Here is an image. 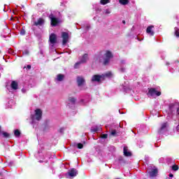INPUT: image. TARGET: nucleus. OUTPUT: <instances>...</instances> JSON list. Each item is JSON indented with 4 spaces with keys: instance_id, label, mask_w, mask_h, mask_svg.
<instances>
[{
    "instance_id": "1",
    "label": "nucleus",
    "mask_w": 179,
    "mask_h": 179,
    "mask_svg": "<svg viewBox=\"0 0 179 179\" xmlns=\"http://www.w3.org/2000/svg\"><path fill=\"white\" fill-rule=\"evenodd\" d=\"M113 57V53L110 50H107L103 56L96 55L94 57V62L95 64H103V65H107L110 64V60Z\"/></svg>"
},
{
    "instance_id": "2",
    "label": "nucleus",
    "mask_w": 179,
    "mask_h": 179,
    "mask_svg": "<svg viewBox=\"0 0 179 179\" xmlns=\"http://www.w3.org/2000/svg\"><path fill=\"white\" fill-rule=\"evenodd\" d=\"M41 117H43V112L41 109H36L35 110L34 115H31V124L33 125V127L34 128L36 124L38 123V121L41 120Z\"/></svg>"
},
{
    "instance_id": "3",
    "label": "nucleus",
    "mask_w": 179,
    "mask_h": 179,
    "mask_svg": "<svg viewBox=\"0 0 179 179\" xmlns=\"http://www.w3.org/2000/svg\"><path fill=\"white\" fill-rule=\"evenodd\" d=\"M147 94L148 97H157L162 94V92L157 91L156 88H150Z\"/></svg>"
},
{
    "instance_id": "4",
    "label": "nucleus",
    "mask_w": 179,
    "mask_h": 179,
    "mask_svg": "<svg viewBox=\"0 0 179 179\" xmlns=\"http://www.w3.org/2000/svg\"><path fill=\"white\" fill-rule=\"evenodd\" d=\"M78 176V170L75 169H71L68 171L65 174L66 178H73Z\"/></svg>"
},
{
    "instance_id": "5",
    "label": "nucleus",
    "mask_w": 179,
    "mask_h": 179,
    "mask_svg": "<svg viewBox=\"0 0 179 179\" xmlns=\"http://www.w3.org/2000/svg\"><path fill=\"white\" fill-rule=\"evenodd\" d=\"M101 80H104V76L94 75L91 78L92 83H100Z\"/></svg>"
},
{
    "instance_id": "6",
    "label": "nucleus",
    "mask_w": 179,
    "mask_h": 179,
    "mask_svg": "<svg viewBox=\"0 0 179 179\" xmlns=\"http://www.w3.org/2000/svg\"><path fill=\"white\" fill-rule=\"evenodd\" d=\"M49 18L51 20V24L52 26H57L58 24V23H59V20H58V18L55 17V16H54V14L51 13L49 15Z\"/></svg>"
},
{
    "instance_id": "7",
    "label": "nucleus",
    "mask_w": 179,
    "mask_h": 179,
    "mask_svg": "<svg viewBox=\"0 0 179 179\" xmlns=\"http://www.w3.org/2000/svg\"><path fill=\"white\" fill-rule=\"evenodd\" d=\"M67 106L68 107H72V106H75L76 103V98L73 96H69L67 99Z\"/></svg>"
},
{
    "instance_id": "8",
    "label": "nucleus",
    "mask_w": 179,
    "mask_h": 179,
    "mask_svg": "<svg viewBox=\"0 0 179 179\" xmlns=\"http://www.w3.org/2000/svg\"><path fill=\"white\" fill-rule=\"evenodd\" d=\"M62 43L63 45H65L66 43H68V41L69 40V34L67 32H62Z\"/></svg>"
},
{
    "instance_id": "9",
    "label": "nucleus",
    "mask_w": 179,
    "mask_h": 179,
    "mask_svg": "<svg viewBox=\"0 0 179 179\" xmlns=\"http://www.w3.org/2000/svg\"><path fill=\"white\" fill-rule=\"evenodd\" d=\"M50 42L51 47H54V45L57 43V35H55V34H51L50 36Z\"/></svg>"
},
{
    "instance_id": "10",
    "label": "nucleus",
    "mask_w": 179,
    "mask_h": 179,
    "mask_svg": "<svg viewBox=\"0 0 179 179\" xmlns=\"http://www.w3.org/2000/svg\"><path fill=\"white\" fill-rule=\"evenodd\" d=\"M167 127H169L167 122L162 123L161 124V127L158 130V134H163L164 132H166V131H167Z\"/></svg>"
},
{
    "instance_id": "11",
    "label": "nucleus",
    "mask_w": 179,
    "mask_h": 179,
    "mask_svg": "<svg viewBox=\"0 0 179 179\" xmlns=\"http://www.w3.org/2000/svg\"><path fill=\"white\" fill-rule=\"evenodd\" d=\"M44 20H43V18H39L37 20V21L36 20H33L32 23H33V26H43V24H44Z\"/></svg>"
},
{
    "instance_id": "12",
    "label": "nucleus",
    "mask_w": 179,
    "mask_h": 179,
    "mask_svg": "<svg viewBox=\"0 0 179 179\" xmlns=\"http://www.w3.org/2000/svg\"><path fill=\"white\" fill-rule=\"evenodd\" d=\"M65 79V75L64 74H57L55 78V82H62Z\"/></svg>"
},
{
    "instance_id": "13",
    "label": "nucleus",
    "mask_w": 179,
    "mask_h": 179,
    "mask_svg": "<svg viewBox=\"0 0 179 179\" xmlns=\"http://www.w3.org/2000/svg\"><path fill=\"white\" fill-rule=\"evenodd\" d=\"M155 27L153 25L149 26L146 29V33L149 34V36H155V31L152 30V29Z\"/></svg>"
},
{
    "instance_id": "14",
    "label": "nucleus",
    "mask_w": 179,
    "mask_h": 179,
    "mask_svg": "<svg viewBox=\"0 0 179 179\" xmlns=\"http://www.w3.org/2000/svg\"><path fill=\"white\" fill-rule=\"evenodd\" d=\"M89 59V55L85 54L80 59L82 64H86Z\"/></svg>"
},
{
    "instance_id": "15",
    "label": "nucleus",
    "mask_w": 179,
    "mask_h": 179,
    "mask_svg": "<svg viewBox=\"0 0 179 179\" xmlns=\"http://www.w3.org/2000/svg\"><path fill=\"white\" fill-rule=\"evenodd\" d=\"M77 83L78 86H83V83H85V78L83 77H78Z\"/></svg>"
},
{
    "instance_id": "16",
    "label": "nucleus",
    "mask_w": 179,
    "mask_h": 179,
    "mask_svg": "<svg viewBox=\"0 0 179 179\" xmlns=\"http://www.w3.org/2000/svg\"><path fill=\"white\" fill-rule=\"evenodd\" d=\"M45 127L44 131H48L50 128H51V123L50 122V120H45Z\"/></svg>"
},
{
    "instance_id": "17",
    "label": "nucleus",
    "mask_w": 179,
    "mask_h": 179,
    "mask_svg": "<svg viewBox=\"0 0 179 179\" xmlns=\"http://www.w3.org/2000/svg\"><path fill=\"white\" fill-rule=\"evenodd\" d=\"M106 139H107V135H101L99 136V142L104 143V142H106Z\"/></svg>"
},
{
    "instance_id": "18",
    "label": "nucleus",
    "mask_w": 179,
    "mask_h": 179,
    "mask_svg": "<svg viewBox=\"0 0 179 179\" xmlns=\"http://www.w3.org/2000/svg\"><path fill=\"white\" fill-rule=\"evenodd\" d=\"M123 153L124 156L129 157L131 156V152L128 151V147L124 146L123 149Z\"/></svg>"
},
{
    "instance_id": "19",
    "label": "nucleus",
    "mask_w": 179,
    "mask_h": 179,
    "mask_svg": "<svg viewBox=\"0 0 179 179\" xmlns=\"http://www.w3.org/2000/svg\"><path fill=\"white\" fill-rule=\"evenodd\" d=\"M10 86L13 90H17V88H18L17 82L12 81Z\"/></svg>"
},
{
    "instance_id": "20",
    "label": "nucleus",
    "mask_w": 179,
    "mask_h": 179,
    "mask_svg": "<svg viewBox=\"0 0 179 179\" xmlns=\"http://www.w3.org/2000/svg\"><path fill=\"white\" fill-rule=\"evenodd\" d=\"M157 174V169H152V171L150 172V177H156Z\"/></svg>"
},
{
    "instance_id": "21",
    "label": "nucleus",
    "mask_w": 179,
    "mask_h": 179,
    "mask_svg": "<svg viewBox=\"0 0 179 179\" xmlns=\"http://www.w3.org/2000/svg\"><path fill=\"white\" fill-rule=\"evenodd\" d=\"M92 132H99L101 131V127H98L97 126L92 127L91 129Z\"/></svg>"
},
{
    "instance_id": "22",
    "label": "nucleus",
    "mask_w": 179,
    "mask_h": 179,
    "mask_svg": "<svg viewBox=\"0 0 179 179\" xmlns=\"http://www.w3.org/2000/svg\"><path fill=\"white\" fill-rule=\"evenodd\" d=\"M111 75H113V73H111V72L108 71L104 74H102L101 76H103V80L106 78H110Z\"/></svg>"
},
{
    "instance_id": "23",
    "label": "nucleus",
    "mask_w": 179,
    "mask_h": 179,
    "mask_svg": "<svg viewBox=\"0 0 179 179\" xmlns=\"http://www.w3.org/2000/svg\"><path fill=\"white\" fill-rule=\"evenodd\" d=\"M119 2L122 5H128V3H129V1L128 0H119Z\"/></svg>"
},
{
    "instance_id": "24",
    "label": "nucleus",
    "mask_w": 179,
    "mask_h": 179,
    "mask_svg": "<svg viewBox=\"0 0 179 179\" xmlns=\"http://www.w3.org/2000/svg\"><path fill=\"white\" fill-rule=\"evenodd\" d=\"M100 3L101 5H107V3H110V0H101Z\"/></svg>"
},
{
    "instance_id": "25",
    "label": "nucleus",
    "mask_w": 179,
    "mask_h": 179,
    "mask_svg": "<svg viewBox=\"0 0 179 179\" xmlns=\"http://www.w3.org/2000/svg\"><path fill=\"white\" fill-rule=\"evenodd\" d=\"M74 146H76L78 149H83V144L82 143L74 144Z\"/></svg>"
},
{
    "instance_id": "26",
    "label": "nucleus",
    "mask_w": 179,
    "mask_h": 179,
    "mask_svg": "<svg viewBox=\"0 0 179 179\" xmlns=\"http://www.w3.org/2000/svg\"><path fill=\"white\" fill-rule=\"evenodd\" d=\"M175 35L176 37H179V29L178 27H175Z\"/></svg>"
},
{
    "instance_id": "27",
    "label": "nucleus",
    "mask_w": 179,
    "mask_h": 179,
    "mask_svg": "<svg viewBox=\"0 0 179 179\" xmlns=\"http://www.w3.org/2000/svg\"><path fill=\"white\" fill-rule=\"evenodd\" d=\"M81 64L82 63L80 62H78L77 63H76L75 65H74L75 69H78V68H79V66H80Z\"/></svg>"
},
{
    "instance_id": "28",
    "label": "nucleus",
    "mask_w": 179,
    "mask_h": 179,
    "mask_svg": "<svg viewBox=\"0 0 179 179\" xmlns=\"http://www.w3.org/2000/svg\"><path fill=\"white\" fill-rule=\"evenodd\" d=\"M0 135H8V133L2 131V127L0 126Z\"/></svg>"
},
{
    "instance_id": "29",
    "label": "nucleus",
    "mask_w": 179,
    "mask_h": 179,
    "mask_svg": "<svg viewBox=\"0 0 179 179\" xmlns=\"http://www.w3.org/2000/svg\"><path fill=\"white\" fill-rule=\"evenodd\" d=\"M172 170H173V171H177V170H178V165H173Z\"/></svg>"
},
{
    "instance_id": "30",
    "label": "nucleus",
    "mask_w": 179,
    "mask_h": 179,
    "mask_svg": "<svg viewBox=\"0 0 179 179\" xmlns=\"http://www.w3.org/2000/svg\"><path fill=\"white\" fill-rule=\"evenodd\" d=\"M117 134V130L110 129V135H115Z\"/></svg>"
},
{
    "instance_id": "31",
    "label": "nucleus",
    "mask_w": 179,
    "mask_h": 179,
    "mask_svg": "<svg viewBox=\"0 0 179 179\" xmlns=\"http://www.w3.org/2000/svg\"><path fill=\"white\" fill-rule=\"evenodd\" d=\"M59 133L61 134H65V128H61V129H59Z\"/></svg>"
},
{
    "instance_id": "32",
    "label": "nucleus",
    "mask_w": 179,
    "mask_h": 179,
    "mask_svg": "<svg viewBox=\"0 0 179 179\" xmlns=\"http://www.w3.org/2000/svg\"><path fill=\"white\" fill-rule=\"evenodd\" d=\"M14 135H20V131L19 129L15 130Z\"/></svg>"
},
{
    "instance_id": "33",
    "label": "nucleus",
    "mask_w": 179,
    "mask_h": 179,
    "mask_svg": "<svg viewBox=\"0 0 179 179\" xmlns=\"http://www.w3.org/2000/svg\"><path fill=\"white\" fill-rule=\"evenodd\" d=\"M20 34L21 36H24V34H26V31L24 29H21Z\"/></svg>"
},
{
    "instance_id": "34",
    "label": "nucleus",
    "mask_w": 179,
    "mask_h": 179,
    "mask_svg": "<svg viewBox=\"0 0 179 179\" xmlns=\"http://www.w3.org/2000/svg\"><path fill=\"white\" fill-rule=\"evenodd\" d=\"M22 54L23 55H29V50H24Z\"/></svg>"
},
{
    "instance_id": "35",
    "label": "nucleus",
    "mask_w": 179,
    "mask_h": 179,
    "mask_svg": "<svg viewBox=\"0 0 179 179\" xmlns=\"http://www.w3.org/2000/svg\"><path fill=\"white\" fill-rule=\"evenodd\" d=\"M105 13H106V15H110V13H111V11H110L109 9H107V10H106V11H105Z\"/></svg>"
},
{
    "instance_id": "36",
    "label": "nucleus",
    "mask_w": 179,
    "mask_h": 179,
    "mask_svg": "<svg viewBox=\"0 0 179 179\" xmlns=\"http://www.w3.org/2000/svg\"><path fill=\"white\" fill-rule=\"evenodd\" d=\"M27 69H31V65H27Z\"/></svg>"
},
{
    "instance_id": "37",
    "label": "nucleus",
    "mask_w": 179,
    "mask_h": 179,
    "mask_svg": "<svg viewBox=\"0 0 179 179\" xmlns=\"http://www.w3.org/2000/svg\"><path fill=\"white\" fill-rule=\"evenodd\" d=\"M22 93H26V89H24V88L22 89Z\"/></svg>"
},
{
    "instance_id": "38",
    "label": "nucleus",
    "mask_w": 179,
    "mask_h": 179,
    "mask_svg": "<svg viewBox=\"0 0 179 179\" xmlns=\"http://www.w3.org/2000/svg\"><path fill=\"white\" fill-rule=\"evenodd\" d=\"M169 177H170L171 178H172V177H174V176L173 175V173H170V174H169Z\"/></svg>"
},
{
    "instance_id": "39",
    "label": "nucleus",
    "mask_w": 179,
    "mask_h": 179,
    "mask_svg": "<svg viewBox=\"0 0 179 179\" xmlns=\"http://www.w3.org/2000/svg\"><path fill=\"white\" fill-rule=\"evenodd\" d=\"M176 131H178V132H179V125H178V126L176 127Z\"/></svg>"
},
{
    "instance_id": "40",
    "label": "nucleus",
    "mask_w": 179,
    "mask_h": 179,
    "mask_svg": "<svg viewBox=\"0 0 179 179\" xmlns=\"http://www.w3.org/2000/svg\"><path fill=\"white\" fill-rule=\"evenodd\" d=\"M120 71L121 72H125V69H121Z\"/></svg>"
},
{
    "instance_id": "41",
    "label": "nucleus",
    "mask_w": 179,
    "mask_h": 179,
    "mask_svg": "<svg viewBox=\"0 0 179 179\" xmlns=\"http://www.w3.org/2000/svg\"><path fill=\"white\" fill-rule=\"evenodd\" d=\"M121 64H125V60H122Z\"/></svg>"
},
{
    "instance_id": "42",
    "label": "nucleus",
    "mask_w": 179,
    "mask_h": 179,
    "mask_svg": "<svg viewBox=\"0 0 179 179\" xmlns=\"http://www.w3.org/2000/svg\"><path fill=\"white\" fill-rule=\"evenodd\" d=\"M3 136H4V138H9L8 135H4Z\"/></svg>"
},
{
    "instance_id": "43",
    "label": "nucleus",
    "mask_w": 179,
    "mask_h": 179,
    "mask_svg": "<svg viewBox=\"0 0 179 179\" xmlns=\"http://www.w3.org/2000/svg\"><path fill=\"white\" fill-rule=\"evenodd\" d=\"M123 89H124V90H127V87L124 86Z\"/></svg>"
},
{
    "instance_id": "44",
    "label": "nucleus",
    "mask_w": 179,
    "mask_h": 179,
    "mask_svg": "<svg viewBox=\"0 0 179 179\" xmlns=\"http://www.w3.org/2000/svg\"><path fill=\"white\" fill-rule=\"evenodd\" d=\"M10 103H13V101H9L8 103L10 104Z\"/></svg>"
},
{
    "instance_id": "45",
    "label": "nucleus",
    "mask_w": 179,
    "mask_h": 179,
    "mask_svg": "<svg viewBox=\"0 0 179 179\" xmlns=\"http://www.w3.org/2000/svg\"><path fill=\"white\" fill-rule=\"evenodd\" d=\"M123 24H125V20L122 21Z\"/></svg>"
},
{
    "instance_id": "46",
    "label": "nucleus",
    "mask_w": 179,
    "mask_h": 179,
    "mask_svg": "<svg viewBox=\"0 0 179 179\" xmlns=\"http://www.w3.org/2000/svg\"><path fill=\"white\" fill-rule=\"evenodd\" d=\"M10 52V54H12V52H12V50H10V52Z\"/></svg>"
},
{
    "instance_id": "47",
    "label": "nucleus",
    "mask_w": 179,
    "mask_h": 179,
    "mask_svg": "<svg viewBox=\"0 0 179 179\" xmlns=\"http://www.w3.org/2000/svg\"><path fill=\"white\" fill-rule=\"evenodd\" d=\"M166 65H170V64L169 62L166 63Z\"/></svg>"
},
{
    "instance_id": "48",
    "label": "nucleus",
    "mask_w": 179,
    "mask_h": 179,
    "mask_svg": "<svg viewBox=\"0 0 179 179\" xmlns=\"http://www.w3.org/2000/svg\"><path fill=\"white\" fill-rule=\"evenodd\" d=\"M83 101H84V100H83V99H82V100H81V103H83Z\"/></svg>"
},
{
    "instance_id": "49",
    "label": "nucleus",
    "mask_w": 179,
    "mask_h": 179,
    "mask_svg": "<svg viewBox=\"0 0 179 179\" xmlns=\"http://www.w3.org/2000/svg\"><path fill=\"white\" fill-rule=\"evenodd\" d=\"M102 135H107V134H102Z\"/></svg>"
},
{
    "instance_id": "50",
    "label": "nucleus",
    "mask_w": 179,
    "mask_h": 179,
    "mask_svg": "<svg viewBox=\"0 0 179 179\" xmlns=\"http://www.w3.org/2000/svg\"><path fill=\"white\" fill-rule=\"evenodd\" d=\"M106 129H108V126L106 127Z\"/></svg>"
},
{
    "instance_id": "51",
    "label": "nucleus",
    "mask_w": 179,
    "mask_h": 179,
    "mask_svg": "<svg viewBox=\"0 0 179 179\" xmlns=\"http://www.w3.org/2000/svg\"><path fill=\"white\" fill-rule=\"evenodd\" d=\"M132 134H134V131H131Z\"/></svg>"
},
{
    "instance_id": "52",
    "label": "nucleus",
    "mask_w": 179,
    "mask_h": 179,
    "mask_svg": "<svg viewBox=\"0 0 179 179\" xmlns=\"http://www.w3.org/2000/svg\"><path fill=\"white\" fill-rule=\"evenodd\" d=\"M93 138L94 139V136H93Z\"/></svg>"
}]
</instances>
